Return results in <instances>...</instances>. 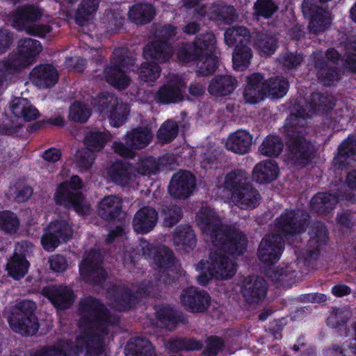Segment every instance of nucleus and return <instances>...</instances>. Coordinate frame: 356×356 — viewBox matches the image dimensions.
<instances>
[{"label": "nucleus", "instance_id": "12", "mask_svg": "<svg viewBox=\"0 0 356 356\" xmlns=\"http://www.w3.org/2000/svg\"><path fill=\"white\" fill-rule=\"evenodd\" d=\"M268 283L261 277L252 275L247 276L241 285V293L245 302L250 305L261 303L267 295Z\"/></svg>", "mask_w": 356, "mask_h": 356}, {"label": "nucleus", "instance_id": "53", "mask_svg": "<svg viewBox=\"0 0 356 356\" xmlns=\"http://www.w3.org/2000/svg\"><path fill=\"white\" fill-rule=\"evenodd\" d=\"M99 332H90L86 335V353L87 356H100L104 352V338Z\"/></svg>", "mask_w": 356, "mask_h": 356}, {"label": "nucleus", "instance_id": "26", "mask_svg": "<svg viewBox=\"0 0 356 356\" xmlns=\"http://www.w3.org/2000/svg\"><path fill=\"white\" fill-rule=\"evenodd\" d=\"M158 221V212L150 207H143L135 213L132 227L135 232L147 234L153 230Z\"/></svg>", "mask_w": 356, "mask_h": 356}, {"label": "nucleus", "instance_id": "62", "mask_svg": "<svg viewBox=\"0 0 356 356\" xmlns=\"http://www.w3.org/2000/svg\"><path fill=\"white\" fill-rule=\"evenodd\" d=\"M277 9L278 6L273 0H257L253 6L254 15L258 19H269Z\"/></svg>", "mask_w": 356, "mask_h": 356}, {"label": "nucleus", "instance_id": "42", "mask_svg": "<svg viewBox=\"0 0 356 356\" xmlns=\"http://www.w3.org/2000/svg\"><path fill=\"white\" fill-rule=\"evenodd\" d=\"M254 46L260 53L270 56L278 48V38L268 31L258 32L254 38Z\"/></svg>", "mask_w": 356, "mask_h": 356}, {"label": "nucleus", "instance_id": "18", "mask_svg": "<svg viewBox=\"0 0 356 356\" xmlns=\"http://www.w3.org/2000/svg\"><path fill=\"white\" fill-rule=\"evenodd\" d=\"M54 200L58 206L66 209H73L78 214L85 213L83 193L80 191L68 188L65 184H60L54 193Z\"/></svg>", "mask_w": 356, "mask_h": 356}, {"label": "nucleus", "instance_id": "11", "mask_svg": "<svg viewBox=\"0 0 356 356\" xmlns=\"http://www.w3.org/2000/svg\"><path fill=\"white\" fill-rule=\"evenodd\" d=\"M308 235L309 238L306 247V259L309 261L316 260L329 242V232L324 222L314 220L309 226Z\"/></svg>", "mask_w": 356, "mask_h": 356}, {"label": "nucleus", "instance_id": "24", "mask_svg": "<svg viewBox=\"0 0 356 356\" xmlns=\"http://www.w3.org/2000/svg\"><path fill=\"white\" fill-rule=\"evenodd\" d=\"M355 161H356V135L350 134L339 145L337 154L333 159V165L339 170H342Z\"/></svg>", "mask_w": 356, "mask_h": 356}, {"label": "nucleus", "instance_id": "15", "mask_svg": "<svg viewBox=\"0 0 356 356\" xmlns=\"http://www.w3.org/2000/svg\"><path fill=\"white\" fill-rule=\"evenodd\" d=\"M196 186V178L188 170H180L175 173L168 186L169 194L174 198L186 200L193 193Z\"/></svg>", "mask_w": 356, "mask_h": 356}, {"label": "nucleus", "instance_id": "28", "mask_svg": "<svg viewBox=\"0 0 356 356\" xmlns=\"http://www.w3.org/2000/svg\"><path fill=\"white\" fill-rule=\"evenodd\" d=\"M108 292L119 311L127 312L138 305L134 291L126 285H114Z\"/></svg>", "mask_w": 356, "mask_h": 356}, {"label": "nucleus", "instance_id": "50", "mask_svg": "<svg viewBox=\"0 0 356 356\" xmlns=\"http://www.w3.org/2000/svg\"><path fill=\"white\" fill-rule=\"evenodd\" d=\"M193 43L202 58V56L216 54V38L211 32L197 35Z\"/></svg>", "mask_w": 356, "mask_h": 356}, {"label": "nucleus", "instance_id": "19", "mask_svg": "<svg viewBox=\"0 0 356 356\" xmlns=\"http://www.w3.org/2000/svg\"><path fill=\"white\" fill-rule=\"evenodd\" d=\"M41 294L58 310L70 308L76 299L73 290L63 285L46 286L42 289Z\"/></svg>", "mask_w": 356, "mask_h": 356}, {"label": "nucleus", "instance_id": "33", "mask_svg": "<svg viewBox=\"0 0 356 356\" xmlns=\"http://www.w3.org/2000/svg\"><path fill=\"white\" fill-rule=\"evenodd\" d=\"M252 143V135L245 130L238 129L229 134L225 147L235 154L243 155L249 152Z\"/></svg>", "mask_w": 356, "mask_h": 356}, {"label": "nucleus", "instance_id": "51", "mask_svg": "<svg viewBox=\"0 0 356 356\" xmlns=\"http://www.w3.org/2000/svg\"><path fill=\"white\" fill-rule=\"evenodd\" d=\"M289 88V82L287 79L282 76L270 77L266 80V97L282 98L287 93Z\"/></svg>", "mask_w": 356, "mask_h": 356}, {"label": "nucleus", "instance_id": "5", "mask_svg": "<svg viewBox=\"0 0 356 356\" xmlns=\"http://www.w3.org/2000/svg\"><path fill=\"white\" fill-rule=\"evenodd\" d=\"M225 42L229 47H235L232 54L233 67L244 70L250 64L253 54L250 47L252 36L249 29L243 26H234L225 31Z\"/></svg>", "mask_w": 356, "mask_h": 356}, {"label": "nucleus", "instance_id": "54", "mask_svg": "<svg viewBox=\"0 0 356 356\" xmlns=\"http://www.w3.org/2000/svg\"><path fill=\"white\" fill-rule=\"evenodd\" d=\"M92 110L85 103L76 101L69 108L68 120L81 124L86 123L90 115Z\"/></svg>", "mask_w": 356, "mask_h": 356}, {"label": "nucleus", "instance_id": "61", "mask_svg": "<svg viewBox=\"0 0 356 356\" xmlns=\"http://www.w3.org/2000/svg\"><path fill=\"white\" fill-rule=\"evenodd\" d=\"M177 58L179 61L184 63L197 62L202 59L193 42L182 43L177 49Z\"/></svg>", "mask_w": 356, "mask_h": 356}, {"label": "nucleus", "instance_id": "14", "mask_svg": "<svg viewBox=\"0 0 356 356\" xmlns=\"http://www.w3.org/2000/svg\"><path fill=\"white\" fill-rule=\"evenodd\" d=\"M180 301L186 311L191 313H204L211 305V296L208 292L192 286L181 291Z\"/></svg>", "mask_w": 356, "mask_h": 356}, {"label": "nucleus", "instance_id": "21", "mask_svg": "<svg viewBox=\"0 0 356 356\" xmlns=\"http://www.w3.org/2000/svg\"><path fill=\"white\" fill-rule=\"evenodd\" d=\"M336 102L337 99L331 94L314 92L310 95L307 106H309V112L312 113H321L327 118L330 117L331 121L339 122L340 119L338 117H332V110L336 105Z\"/></svg>", "mask_w": 356, "mask_h": 356}, {"label": "nucleus", "instance_id": "52", "mask_svg": "<svg viewBox=\"0 0 356 356\" xmlns=\"http://www.w3.org/2000/svg\"><path fill=\"white\" fill-rule=\"evenodd\" d=\"M284 143L277 135H268L259 147V152L266 156L276 158L283 151Z\"/></svg>", "mask_w": 356, "mask_h": 356}, {"label": "nucleus", "instance_id": "40", "mask_svg": "<svg viewBox=\"0 0 356 356\" xmlns=\"http://www.w3.org/2000/svg\"><path fill=\"white\" fill-rule=\"evenodd\" d=\"M241 208H256L261 199L259 191L249 181L232 196Z\"/></svg>", "mask_w": 356, "mask_h": 356}, {"label": "nucleus", "instance_id": "20", "mask_svg": "<svg viewBox=\"0 0 356 356\" xmlns=\"http://www.w3.org/2000/svg\"><path fill=\"white\" fill-rule=\"evenodd\" d=\"M155 316L161 325L170 331H173L179 325H185L188 323L186 314L170 305L159 306L156 309Z\"/></svg>", "mask_w": 356, "mask_h": 356}, {"label": "nucleus", "instance_id": "6", "mask_svg": "<svg viewBox=\"0 0 356 356\" xmlns=\"http://www.w3.org/2000/svg\"><path fill=\"white\" fill-rule=\"evenodd\" d=\"M310 219L309 214L302 209H285L275 220L277 235L284 242L305 233Z\"/></svg>", "mask_w": 356, "mask_h": 356}, {"label": "nucleus", "instance_id": "60", "mask_svg": "<svg viewBox=\"0 0 356 356\" xmlns=\"http://www.w3.org/2000/svg\"><path fill=\"white\" fill-rule=\"evenodd\" d=\"M19 227L17 215L8 210L0 211V229L6 233H15Z\"/></svg>", "mask_w": 356, "mask_h": 356}, {"label": "nucleus", "instance_id": "4", "mask_svg": "<svg viewBox=\"0 0 356 356\" xmlns=\"http://www.w3.org/2000/svg\"><path fill=\"white\" fill-rule=\"evenodd\" d=\"M81 314V323H84L88 330H97L103 334L108 333L107 327L117 324L118 320L112 321L110 311L102 301L93 296H88L79 303Z\"/></svg>", "mask_w": 356, "mask_h": 356}, {"label": "nucleus", "instance_id": "43", "mask_svg": "<svg viewBox=\"0 0 356 356\" xmlns=\"http://www.w3.org/2000/svg\"><path fill=\"white\" fill-rule=\"evenodd\" d=\"M154 353L152 344L145 337L131 338L125 347L127 356H152Z\"/></svg>", "mask_w": 356, "mask_h": 356}, {"label": "nucleus", "instance_id": "46", "mask_svg": "<svg viewBox=\"0 0 356 356\" xmlns=\"http://www.w3.org/2000/svg\"><path fill=\"white\" fill-rule=\"evenodd\" d=\"M203 347L201 341L195 338L176 337L170 339L166 343V348L170 353H178L180 351L200 350Z\"/></svg>", "mask_w": 356, "mask_h": 356}, {"label": "nucleus", "instance_id": "1", "mask_svg": "<svg viewBox=\"0 0 356 356\" xmlns=\"http://www.w3.org/2000/svg\"><path fill=\"white\" fill-rule=\"evenodd\" d=\"M197 222L202 232L209 235L213 245L231 256H241L247 250L248 238L240 229L224 225L216 211L202 207L197 214Z\"/></svg>", "mask_w": 356, "mask_h": 356}, {"label": "nucleus", "instance_id": "27", "mask_svg": "<svg viewBox=\"0 0 356 356\" xmlns=\"http://www.w3.org/2000/svg\"><path fill=\"white\" fill-rule=\"evenodd\" d=\"M32 82L40 88H50L56 85L58 80L56 69L51 64H40L31 72Z\"/></svg>", "mask_w": 356, "mask_h": 356}, {"label": "nucleus", "instance_id": "49", "mask_svg": "<svg viewBox=\"0 0 356 356\" xmlns=\"http://www.w3.org/2000/svg\"><path fill=\"white\" fill-rule=\"evenodd\" d=\"M29 263L24 255L15 253L8 261L6 270L10 277L19 280L27 273Z\"/></svg>", "mask_w": 356, "mask_h": 356}, {"label": "nucleus", "instance_id": "39", "mask_svg": "<svg viewBox=\"0 0 356 356\" xmlns=\"http://www.w3.org/2000/svg\"><path fill=\"white\" fill-rule=\"evenodd\" d=\"M279 167L275 161L267 160L257 163L252 171V179L261 184L270 183L276 179Z\"/></svg>", "mask_w": 356, "mask_h": 356}, {"label": "nucleus", "instance_id": "59", "mask_svg": "<svg viewBox=\"0 0 356 356\" xmlns=\"http://www.w3.org/2000/svg\"><path fill=\"white\" fill-rule=\"evenodd\" d=\"M160 159L153 156L142 159L136 168V172L144 176L155 175L160 171Z\"/></svg>", "mask_w": 356, "mask_h": 356}, {"label": "nucleus", "instance_id": "35", "mask_svg": "<svg viewBox=\"0 0 356 356\" xmlns=\"http://www.w3.org/2000/svg\"><path fill=\"white\" fill-rule=\"evenodd\" d=\"M238 85L236 79L231 75H216L209 82L208 92L215 97L231 95Z\"/></svg>", "mask_w": 356, "mask_h": 356}, {"label": "nucleus", "instance_id": "13", "mask_svg": "<svg viewBox=\"0 0 356 356\" xmlns=\"http://www.w3.org/2000/svg\"><path fill=\"white\" fill-rule=\"evenodd\" d=\"M209 261L201 259L197 264V268L204 270L209 267L216 275V278L227 280L232 277L236 273L233 261L227 256L216 251L209 254Z\"/></svg>", "mask_w": 356, "mask_h": 356}, {"label": "nucleus", "instance_id": "45", "mask_svg": "<svg viewBox=\"0 0 356 356\" xmlns=\"http://www.w3.org/2000/svg\"><path fill=\"white\" fill-rule=\"evenodd\" d=\"M108 175L111 180L118 185H128L131 181V166L129 163L117 161L110 166Z\"/></svg>", "mask_w": 356, "mask_h": 356}, {"label": "nucleus", "instance_id": "25", "mask_svg": "<svg viewBox=\"0 0 356 356\" xmlns=\"http://www.w3.org/2000/svg\"><path fill=\"white\" fill-rule=\"evenodd\" d=\"M172 56V42L164 40H154L143 48L144 58L159 64L168 62Z\"/></svg>", "mask_w": 356, "mask_h": 356}, {"label": "nucleus", "instance_id": "22", "mask_svg": "<svg viewBox=\"0 0 356 356\" xmlns=\"http://www.w3.org/2000/svg\"><path fill=\"white\" fill-rule=\"evenodd\" d=\"M314 67L318 82L325 86H331L340 79L339 67L330 65L321 53L314 54Z\"/></svg>", "mask_w": 356, "mask_h": 356}, {"label": "nucleus", "instance_id": "55", "mask_svg": "<svg viewBox=\"0 0 356 356\" xmlns=\"http://www.w3.org/2000/svg\"><path fill=\"white\" fill-rule=\"evenodd\" d=\"M129 112L127 105L117 99L107 113L112 126L118 128L124 124Z\"/></svg>", "mask_w": 356, "mask_h": 356}, {"label": "nucleus", "instance_id": "58", "mask_svg": "<svg viewBox=\"0 0 356 356\" xmlns=\"http://www.w3.org/2000/svg\"><path fill=\"white\" fill-rule=\"evenodd\" d=\"M218 67V59L216 54L202 56L200 60L197 61V74L199 76H207L216 72Z\"/></svg>", "mask_w": 356, "mask_h": 356}, {"label": "nucleus", "instance_id": "8", "mask_svg": "<svg viewBox=\"0 0 356 356\" xmlns=\"http://www.w3.org/2000/svg\"><path fill=\"white\" fill-rule=\"evenodd\" d=\"M36 305L32 300H24L18 303L8 318L11 329L24 336L35 334L39 323L35 314Z\"/></svg>", "mask_w": 356, "mask_h": 356}, {"label": "nucleus", "instance_id": "32", "mask_svg": "<svg viewBox=\"0 0 356 356\" xmlns=\"http://www.w3.org/2000/svg\"><path fill=\"white\" fill-rule=\"evenodd\" d=\"M339 200V196L336 194L318 192L309 202L310 211L318 215H327L334 209Z\"/></svg>", "mask_w": 356, "mask_h": 356}, {"label": "nucleus", "instance_id": "31", "mask_svg": "<svg viewBox=\"0 0 356 356\" xmlns=\"http://www.w3.org/2000/svg\"><path fill=\"white\" fill-rule=\"evenodd\" d=\"M122 212V200L116 195L106 196L98 204L97 215L105 221L118 220Z\"/></svg>", "mask_w": 356, "mask_h": 356}, {"label": "nucleus", "instance_id": "7", "mask_svg": "<svg viewBox=\"0 0 356 356\" xmlns=\"http://www.w3.org/2000/svg\"><path fill=\"white\" fill-rule=\"evenodd\" d=\"M134 65V60L128 55L125 49H115L110 59V63L104 70L106 81L118 90L127 88L131 80L127 75L126 70Z\"/></svg>", "mask_w": 356, "mask_h": 356}, {"label": "nucleus", "instance_id": "3", "mask_svg": "<svg viewBox=\"0 0 356 356\" xmlns=\"http://www.w3.org/2000/svg\"><path fill=\"white\" fill-rule=\"evenodd\" d=\"M42 49L40 42L37 40L29 38L21 39L18 43L17 53L10 54L0 61V90L5 83L11 81L14 74L29 65Z\"/></svg>", "mask_w": 356, "mask_h": 356}, {"label": "nucleus", "instance_id": "34", "mask_svg": "<svg viewBox=\"0 0 356 356\" xmlns=\"http://www.w3.org/2000/svg\"><path fill=\"white\" fill-rule=\"evenodd\" d=\"M173 243L177 249L186 252L193 250L197 245V238L192 227L189 225H179L174 232Z\"/></svg>", "mask_w": 356, "mask_h": 356}, {"label": "nucleus", "instance_id": "23", "mask_svg": "<svg viewBox=\"0 0 356 356\" xmlns=\"http://www.w3.org/2000/svg\"><path fill=\"white\" fill-rule=\"evenodd\" d=\"M247 85L244 89L243 97L246 102L255 104L266 97V80L264 76L254 72L247 76Z\"/></svg>", "mask_w": 356, "mask_h": 356}, {"label": "nucleus", "instance_id": "57", "mask_svg": "<svg viewBox=\"0 0 356 356\" xmlns=\"http://www.w3.org/2000/svg\"><path fill=\"white\" fill-rule=\"evenodd\" d=\"M138 70L141 81L154 83L160 76L161 69L159 63L150 60L141 63Z\"/></svg>", "mask_w": 356, "mask_h": 356}, {"label": "nucleus", "instance_id": "48", "mask_svg": "<svg viewBox=\"0 0 356 356\" xmlns=\"http://www.w3.org/2000/svg\"><path fill=\"white\" fill-rule=\"evenodd\" d=\"M248 182V173L242 169H234L225 175L224 187L233 196Z\"/></svg>", "mask_w": 356, "mask_h": 356}, {"label": "nucleus", "instance_id": "47", "mask_svg": "<svg viewBox=\"0 0 356 356\" xmlns=\"http://www.w3.org/2000/svg\"><path fill=\"white\" fill-rule=\"evenodd\" d=\"M110 139V134L105 131L92 130L86 133L83 139L85 147L95 153L102 151Z\"/></svg>", "mask_w": 356, "mask_h": 356}, {"label": "nucleus", "instance_id": "63", "mask_svg": "<svg viewBox=\"0 0 356 356\" xmlns=\"http://www.w3.org/2000/svg\"><path fill=\"white\" fill-rule=\"evenodd\" d=\"M99 3L95 0H83L75 13L76 22L81 24L97 10Z\"/></svg>", "mask_w": 356, "mask_h": 356}, {"label": "nucleus", "instance_id": "2", "mask_svg": "<svg viewBox=\"0 0 356 356\" xmlns=\"http://www.w3.org/2000/svg\"><path fill=\"white\" fill-rule=\"evenodd\" d=\"M294 108L293 118L286 119L284 127L288 157L293 163L305 167L312 163L317 149L314 143L305 136V127L298 124L299 119L308 117L306 108L296 104Z\"/></svg>", "mask_w": 356, "mask_h": 356}, {"label": "nucleus", "instance_id": "38", "mask_svg": "<svg viewBox=\"0 0 356 356\" xmlns=\"http://www.w3.org/2000/svg\"><path fill=\"white\" fill-rule=\"evenodd\" d=\"M10 110L15 118H22L26 122L34 120L40 115L30 101L23 97H15L10 102Z\"/></svg>", "mask_w": 356, "mask_h": 356}, {"label": "nucleus", "instance_id": "16", "mask_svg": "<svg viewBox=\"0 0 356 356\" xmlns=\"http://www.w3.org/2000/svg\"><path fill=\"white\" fill-rule=\"evenodd\" d=\"M301 8L304 17L309 21L311 32L317 34L325 31L329 24L327 12L317 0H303Z\"/></svg>", "mask_w": 356, "mask_h": 356}, {"label": "nucleus", "instance_id": "17", "mask_svg": "<svg viewBox=\"0 0 356 356\" xmlns=\"http://www.w3.org/2000/svg\"><path fill=\"white\" fill-rule=\"evenodd\" d=\"M284 248V242L282 237L275 234L266 235L259 245L258 259L266 265H273L280 259Z\"/></svg>", "mask_w": 356, "mask_h": 356}, {"label": "nucleus", "instance_id": "44", "mask_svg": "<svg viewBox=\"0 0 356 356\" xmlns=\"http://www.w3.org/2000/svg\"><path fill=\"white\" fill-rule=\"evenodd\" d=\"M152 138L151 130L147 127H138L127 132L125 143L135 149L146 147Z\"/></svg>", "mask_w": 356, "mask_h": 356}, {"label": "nucleus", "instance_id": "37", "mask_svg": "<svg viewBox=\"0 0 356 356\" xmlns=\"http://www.w3.org/2000/svg\"><path fill=\"white\" fill-rule=\"evenodd\" d=\"M183 97L181 86L176 83L168 82L156 91L154 100L159 104L165 105L181 102Z\"/></svg>", "mask_w": 356, "mask_h": 356}, {"label": "nucleus", "instance_id": "29", "mask_svg": "<svg viewBox=\"0 0 356 356\" xmlns=\"http://www.w3.org/2000/svg\"><path fill=\"white\" fill-rule=\"evenodd\" d=\"M42 13V10L33 4L20 6L13 12V25L19 29L27 28L40 19Z\"/></svg>", "mask_w": 356, "mask_h": 356}, {"label": "nucleus", "instance_id": "56", "mask_svg": "<svg viewBox=\"0 0 356 356\" xmlns=\"http://www.w3.org/2000/svg\"><path fill=\"white\" fill-rule=\"evenodd\" d=\"M304 55L297 51L286 50L281 53L278 57L280 64L287 70H296L302 63Z\"/></svg>", "mask_w": 356, "mask_h": 356}, {"label": "nucleus", "instance_id": "64", "mask_svg": "<svg viewBox=\"0 0 356 356\" xmlns=\"http://www.w3.org/2000/svg\"><path fill=\"white\" fill-rule=\"evenodd\" d=\"M67 344L65 341H60L52 346H44L31 353V356H69L65 348Z\"/></svg>", "mask_w": 356, "mask_h": 356}, {"label": "nucleus", "instance_id": "30", "mask_svg": "<svg viewBox=\"0 0 356 356\" xmlns=\"http://www.w3.org/2000/svg\"><path fill=\"white\" fill-rule=\"evenodd\" d=\"M147 255L152 260L156 268L163 274L171 268L175 263V256L172 250L165 245H150L147 248Z\"/></svg>", "mask_w": 356, "mask_h": 356}, {"label": "nucleus", "instance_id": "41", "mask_svg": "<svg viewBox=\"0 0 356 356\" xmlns=\"http://www.w3.org/2000/svg\"><path fill=\"white\" fill-rule=\"evenodd\" d=\"M156 10L149 3H139L134 4L129 10L128 17L130 21L137 25H145L149 23L154 17Z\"/></svg>", "mask_w": 356, "mask_h": 356}, {"label": "nucleus", "instance_id": "36", "mask_svg": "<svg viewBox=\"0 0 356 356\" xmlns=\"http://www.w3.org/2000/svg\"><path fill=\"white\" fill-rule=\"evenodd\" d=\"M207 15L209 19L227 25L234 23L238 16L233 6L224 3H213L209 7Z\"/></svg>", "mask_w": 356, "mask_h": 356}, {"label": "nucleus", "instance_id": "10", "mask_svg": "<svg viewBox=\"0 0 356 356\" xmlns=\"http://www.w3.org/2000/svg\"><path fill=\"white\" fill-rule=\"evenodd\" d=\"M73 230L65 220L51 221L44 229L41 237V244L47 251L54 250L60 243L69 241Z\"/></svg>", "mask_w": 356, "mask_h": 356}, {"label": "nucleus", "instance_id": "9", "mask_svg": "<svg viewBox=\"0 0 356 356\" xmlns=\"http://www.w3.org/2000/svg\"><path fill=\"white\" fill-rule=\"evenodd\" d=\"M103 257L99 250L91 249L79 264V273L83 281L93 286H102L108 277L102 266Z\"/></svg>", "mask_w": 356, "mask_h": 356}]
</instances>
